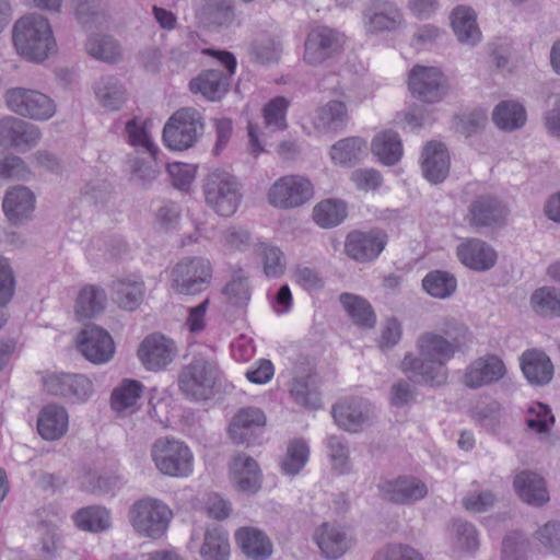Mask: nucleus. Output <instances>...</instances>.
I'll return each mask as SVG.
<instances>
[{
    "instance_id": "nucleus-1",
    "label": "nucleus",
    "mask_w": 560,
    "mask_h": 560,
    "mask_svg": "<svg viewBox=\"0 0 560 560\" xmlns=\"http://www.w3.org/2000/svg\"><path fill=\"white\" fill-rule=\"evenodd\" d=\"M468 336L467 327L456 320L447 322L443 334L425 331L417 339L415 355L408 352L400 369L418 384L441 386L447 381L446 364L463 350Z\"/></svg>"
},
{
    "instance_id": "nucleus-2",
    "label": "nucleus",
    "mask_w": 560,
    "mask_h": 560,
    "mask_svg": "<svg viewBox=\"0 0 560 560\" xmlns=\"http://www.w3.org/2000/svg\"><path fill=\"white\" fill-rule=\"evenodd\" d=\"M12 37L18 52L33 61H43L56 50L51 27L47 19L38 14L16 21Z\"/></svg>"
},
{
    "instance_id": "nucleus-3",
    "label": "nucleus",
    "mask_w": 560,
    "mask_h": 560,
    "mask_svg": "<svg viewBox=\"0 0 560 560\" xmlns=\"http://www.w3.org/2000/svg\"><path fill=\"white\" fill-rule=\"evenodd\" d=\"M220 376V369L213 359L196 355L179 372L178 387L191 400L208 399Z\"/></svg>"
},
{
    "instance_id": "nucleus-4",
    "label": "nucleus",
    "mask_w": 560,
    "mask_h": 560,
    "mask_svg": "<svg viewBox=\"0 0 560 560\" xmlns=\"http://www.w3.org/2000/svg\"><path fill=\"white\" fill-rule=\"evenodd\" d=\"M172 516V511L163 501L151 497L137 500L128 513L135 532L142 537L152 539L164 535Z\"/></svg>"
},
{
    "instance_id": "nucleus-5",
    "label": "nucleus",
    "mask_w": 560,
    "mask_h": 560,
    "mask_svg": "<svg viewBox=\"0 0 560 560\" xmlns=\"http://www.w3.org/2000/svg\"><path fill=\"white\" fill-rule=\"evenodd\" d=\"M205 199L218 214H234L242 201L241 185L230 173L214 170L203 180Z\"/></svg>"
},
{
    "instance_id": "nucleus-6",
    "label": "nucleus",
    "mask_w": 560,
    "mask_h": 560,
    "mask_svg": "<svg viewBox=\"0 0 560 560\" xmlns=\"http://www.w3.org/2000/svg\"><path fill=\"white\" fill-rule=\"evenodd\" d=\"M8 108L20 117L45 121L56 114L55 102L45 93L23 86L8 89L4 93Z\"/></svg>"
},
{
    "instance_id": "nucleus-7",
    "label": "nucleus",
    "mask_w": 560,
    "mask_h": 560,
    "mask_svg": "<svg viewBox=\"0 0 560 560\" xmlns=\"http://www.w3.org/2000/svg\"><path fill=\"white\" fill-rule=\"evenodd\" d=\"M172 289L178 294L196 295L210 285L212 266L202 257H185L171 272Z\"/></svg>"
},
{
    "instance_id": "nucleus-8",
    "label": "nucleus",
    "mask_w": 560,
    "mask_h": 560,
    "mask_svg": "<svg viewBox=\"0 0 560 560\" xmlns=\"http://www.w3.org/2000/svg\"><path fill=\"white\" fill-rule=\"evenodd\" d=\"M202 130L201 114L194 108H182L165 124L163 140L170 149L183 151L195 144Z\"/></svg>"
},
{
    "instance_id": "nucleus-9",
    "label": "nucleus",
    "mask_w": 560,
    "mask_h": 560,
    "mask_svg": "<svg viewBox=\"0 0 560 560\" xmlns=\"http://www.w3.org/2000/svg\"><path fill=\"white\" fill-rule=\"evenodd\" d=\"M151 457L156 468L166 476L186 477L192 470V455L180 441L161 438L151 448Z\"/></svg>"
},
{
    "instance_id": "nucleus-10",
    "label": "nucleus",
    "mask_w": 560,
    "mask_h": 560,
    "mask_svg": "<svg viewBox=\"0 0 560 560\" xmlns=\"http://www.w3.org/2000/svg\"><path fill=\"white\" fill-rule=\"evenodd\" d=\"M346 36L336 28L317 25L310 30L304 43L303 59L307 65L319 66L343 50Z\"/></svg>"
},
{
    "instance_id": "nucleus-11",
    "label": "nucleus",
    "mask_w": 560,
    "mask_h": 560,
    "mask_svg": "<svg viewBox=\"0 0 560 560\" xmlns=\"http://www.w3.org/2000/svg\"><path fill=\"white\" fill-rule=\"evenodd\" d=\"M219 59L225 66L228 73L219 69L206 70L189 83L192 93H200L212 102L221 100L226 94L230 79L236 68V59L231 52L221 51Z\"/></svg>"
},
{
    "instance_id": "nucleus-12",
    "label": "nucleus",
    "mask_w": 560,
    "mask_h": 560,
    "mask_svg": "<svg viewBox=\"0 0 560 560\" xmlns=\"http://www.w3.org/2000/svg\"><path fill=\"white\" fill-rule=\"evenodd\" d=\"M312 197L313 186L311 182L299 175H288L279 178L268 191L269 203L281 209L301 207Z\"/></svg>"
},
{
    "instance_id": "nucleus-13",
    "label": "nucleus",
    "mask_w": 560,
    "mask_h": 560,
    "mask_svg": "<svg viewBox=\"0 0 560 560\" xmlns=\"http://www.w3.org/2000/svg\"><path fill=\"white\" fill-rule=\"evenodd\" d=\"M411 94L425 103L440 102L448 91L446 79L435 67L415 66L409 73Z\"/></svg>"
},
{
    "instance_id": "nucleus-14",
    "label": "nucleus",
    "mask_w": 560,
    "mask_h": 560,
    "mask_svg": "<svg viewBox=\"0 0 560 560\" xmlns=\"http://www.w3.org/2000/svg\"><path fill=\"white\" fill-rule=\"evenodd\" d=\"M78 350L93 364L107 363L115 353L112 336L102 327L88 325L77 338Z\"/></svg>"
},
{
    "instance_id": "nucleus-15",
    "label": "nucleus",
    "mask_w": 560,
    "mask_h": 560,
    "mask_svg": "<svg viewBox=\"0 0 560 560\" xmlns=\"http://www.w3.org/2000/svg\"><path fill=\"white\" fill-rule=\"evenodd\" d=\"M508 208L497 196L481 194L476 196L468 206L465 217L472 228H494L504 223Z\"/></svg>"
},
{
    "instance_id": "nucleus-16",
    "label": "nucleus",
    "mask_w": 560,
    "mask_h": 560,
    "mask_svg": "<svg viewBox=\"0 0 560 560\" xmlns=\"http://www.w3.org/2000/svg\"><path fill=\"white\" fill-rule=\"evenodd\" d=\"M40 138V129L22 118L5 116L0 119L1 147L27 151L35 147Z\"/></svg>"
},
{
    "instance_id": "nucleus-17",
    "label": "nucleus",
    "mask_w": 560,
    "mask_h": 560,
    "mask_svg": "<svg viewBox=\"0 0 560 560\" xmlns=\"http://www.w3.org/2000/svg\"><path fill=\"white\" fill-rule=\"evenodd\" d=\"M43 383L49 394L77 401L86 400L93 392L92 382L78 373H51L43 378Z\"/></svg>"
},
{
    "instance_id": "nucleus-18",
    "label": "nucleus",
    "mask_w": 560,
    "mask_h": 560,
    "mask_svg": "<svg viewBox=\"0 0 560 560\" xmlns=\"http://www.w3.org/2000/svg\"><path fill=\"white\" fill-rule=\"evenodd\" d=\"M383 499L395 504H410L428 494L427 485L415 477L383 480L377 486Z\"/></svg>"
},
{
    "instance_id": "nucleus-19",
    "label": "nucleus",
    "mask_w": 560,
    "mask_h": 560,
    "mask_svg": "<svg viewBox=\"0 0 560 560\" xmlns=\"http://www.w3.org/2000/svg\"><path fill=\"white\" fill-rule=\"evenodd\" d=\"M506 368L503 361L494 354H488L474 360L463 376L465 386L477 389L495 383L504 377Z\"/></svg>"
},
{
    "instance_id": "nucleus-20",
    "label": "nucleus",
    "mask_w": 560,
    "mask_h": 560,
    "mask_svg": "<svg viewBox=\"0 0 560 560\" xmlns=\"http://www.w3.org/2000/svg\"><path fill=\"white\" fill-rule=\"evenodd\" d=\"M386 238V234L381 231H353L347 236L345 250L350 258L357 261H371L382 253Z\"/></svg>"
},
{
    "instance_id": "nucleus-21",
    "label": "nucleus",
    "mask_w": 560,
    "mask_h": 560,
    "mask_svg": "<svg viewBox=\"0 0 560 560\" xmlns=\"http://www.w3.org/2000/svg\"><path fill=\"white\" fill-rule=\"evenodd\" d=\"M459 261L475 271H487L497 261L495 250L479 238H469L456 248Z\"/></svg>"
},
{
    "instance_id": "nucleus-22",
    "label": "nucleus",
    "mask_w": 560,
    "mask_h": 560,
    "mask_svg": "<svg viewBox=\"0 0 560 560\" xmlns=\"http://www.w3.org/2000/svg\"><path fill=\"white\" fill-rule=\"evenodd\" d=\"M422 174L431 184L444 182L450 172V155L441 142H428L421 155Z\"/></svg>"
},
{
    "instance_id": "nucleus-23",
    "label": "nucleus",
    "mask_w": 560,
    "mask_h": 560,
    "mask_svg": "<svg viewBox=\"0 0 560 560\" xmlns=\"http://www.w3.org/2000/svg\"><path fill=\"white\" fill-rule=\"evenodd\" d=\"M266 424V416L255 407L242 408L229 425L230 438L237 444H249L257 430Z\"/></svg>"
},
{
    "instance_id": "nucleus-24",
    "label": "nucleus",
    "mask_w": 560,
    "mask_h": 560,
    "mask_svg": "<svg viewBox=\"0 0 560 560\" xmlns=\"http://www.w3.org/2000/svg\"><path fill=\"white\" fill-rule=\"evenodd\" d=\"M139 358L149 370L165 368L174 357V343L161 335L147 337L138 350Z\"/></svg>"
},
{
    "instance_id": "nucleus-25",
    "label": "nucleus",
    "mask_w": 560,
    "mask_h": 560,
    "mask_svg": "<svg viewBox=\"0 0 560 560\" xmlns=\"http://www.w3.org/2000/svg\"><path fill=\"white\" fill-rule=\"evenodd\" d=\"M230 471L233 483L238 491L252 494L259 490L261 472L257 462L253 457L246 454L235 455Z\"/></svg>"
},
{
    "instance_id": "nucleus-26",
    "label": "nucleus",
    "mask_w": 560,
    "mask_h": 560,
    "mask_svg": "<svg viewBox=\"0 0 560 560\" xmlns=\"http://www.w3.org/2000/svg\"><path fill=\"white\" fill-rule=\"evenodd\" d=\"M521 368L526 380L537 386H544L553 377V364L541 350L529 349L521 355Z\"/></svg>"
},
{
    "instance_id": "nucleus-27",
    "label": "nucleus",
    "mask_w": 560,
    "mask_h": 560,
    "mask_svg": "<svg viewBox=\"0 0 560 560\" xmlns=\"http://www.w3.org/2000/svg\"><path fill=\"white\" fill-rule=\"evenodd\" d=\"M73 13L77 22L86 30L107 27L112 14L105 0H73Z\"/></svg>"
},
{
    "instance_id": "nucleus-28",
    "label": "nucleus",
    "mask_w": 560,
    "mask_h": 560,
    "mask_svg": "<svg viewBox=\"0 0 560 560\" xmlns=\"http://www.w3.org/2000/svg\"><path fill=\"white\" fill-rule=\"evenodd\" d=\"M316 542L328 559H338L352 546V537L339 525L324 523L316 534Z\"/></svg>"
},
{
    "instance_id": "nucleus-29",
    "label": "nucleus",
    "mask_w": 560,
    "mask_h": 560,
    "mask_svg": "<svg viewBox=\"0 0 560 560\" xmlns=\"http://www.w3.org/2000/svg\"><path fill=\"white\" fill-rule=\"evenodd\" d=\"M513 487L520 498L535 506H541L549 501L545 479L530 470H522L515 475Z\"/></svg>"
},
{
    "instance_id": "nucleus-30",
    "label": "nucleus",
    "mask_w": 560,
    "mask_h": 560,
    "mask_svg": "<svg viewBox=\"0 0 560 560\" xmlns=\"http://www.w3.org/2000/svg\"><path fill=\"white\" fill-rule=\"evenodd\" d=\"M332 417L339 428L358 432L370 419L369 405L360 399L339 402L332 408Z\"/></svg>"
},
{
    "instance_id": "nucleus-31",
    "label": "nucleus",
    "mask_w": 560,
    "mask_h": 560,
    "mask_svg": "<svg viewBox=\"0 0 560 560\" xmlns=\"http://www.w3.org/2000/svg\"><path fill=\"white\" fill-rule=\"evenodd\" d=\"M451 25L460 44L472 47L481 40V31L471 8L465 5L455 8L451 14Z\"/></svg>"
},
{
    "instance_id": "nucleus-32",
    "label": "nucleus",
    "mask_w": 560,
    "mask_h": 560,
    "mask_svg": "<svg viewBox=\"0 0 560 560\" xmlns=\"http://www.w3.org/2000/svg\"><path fill=\"white\" fill-rule=\"evenodd\" d=\"M68 430V412L56 404L45 406L37 419V431L47 441L62 438Z\"/></svg>"
},
{
    "instance_id": "nucleus-33",
    "label": "nucleus",
    "mask_w": 560,
    "mask_h": 560,
    "mask_svg": "<svg viewBox=\"0 0 560 560\" xmlns=\"http://www.w3.org/2000/svg\"><path fill=\"white\" fill-rule=\"evenodd\" d=\"M2 208L13 223L28 219L35 208V195L25 186L13 187L7 191Z\"/></svg>"
},
{
    "instance_id": "nucleus-34",
    "label": "nucleus",
    "mask_w": 560,
    "mask_h": 560,
    "mask_svg": "<svg viewBox=\"0 0 560 560\" xmlns=\"http://www.w3.org/2000/svg\"><path fill=\"white\" fill-rule=\"evenodd\" d=\"M85 50L92 58L109 65H115L122 58L120 43L108 34H91L86 39Z\"/></svg>"
},
{
    "instance_id": "nucleus-35",
    "label": "nucleus",
    "mask_w": 560,
    "mask_h": 560,
    "mask_svg": "<svg viewBox=\"0 0 560 560\" xmlns=\"http://www.w3.org/2000/svg\"><path fill=\"white\" fill-rule=\"evenodd\" d=\"M365 15L375 31H392L400 25L402 15L395 4L386 0H372Z\"/></svg>"
},
{
    "instance_id": "nucleus-36",
    "label": "nucleus",
    "mask_w": 560,
    "mask_h": 560,
    "mask_svg": "<svg viewBox=\"0 0 560 560\" xmlns=\"http://www.w3.org/2000/svg\"><path fill=\"white\" fill-rule=\"evenodd\" d=\"M107 295L101 287L88 284L77 296L74 313L79 319L92 318L101 314L106 305Z\"/></svg>"
},
{
    "instance_id": "nucleus-37",
    "label": "nucleus",
    "mask_w": 560,
    "mask_h": 560,
    "mask_svg": "<svg viewBox=\"0 0 560 560\" xmlns=\"http://www.w3.org/2000/svg\"><path fill=\"white\" fill-rule=\"evenodd\" d=\"M237 545L242 551L256 560H265L272 552V546L268 537L260 530L244 527L235 533Z\"/></svg>"
},
{
    "instance_id": "nucleus-38",
    "label": "nucleus",
    "mask_w": 560,
    "mask_h": 560,
    "mask_svg": "<svg viewBox=\"0 0 560 560\" xmlns=\"http://www.w3.org/2000/svg\"><path fill=\"white\" fill-rule=\"evenodd\" d=\"M113 301L122 310L135 311L144 298V283L140 280L117 279L112 283Z\"/></svg>"
},
{
    "instance_id": "nucleus-39",
    "label": "nucleus",
    "mask_w": 560,
    "mask_h": 560,
    "mask_svg": "<svg viewBox=\"0 0 560 560\" xmlns=\"http://www.w3.org/2000/svg\"><path fill=\"white\" fill-rule=\"evenodd\" d=\"M371 150L383 164L395 165L402 155L400 137L396 131L384 130L374 137Z\"/></svg>"
},
{
    "instance_id": "nucleus-40",
    "label": "nucleus",
    "mask_w": 560,
    "mask_h": 560,
    "mask_svg": "<svg viewBox=\"0 0 560 560\" xmlns=\"http://www.w3.org/2000/svg\"><path fill=\"white\" fill-rule=\"evenodd\" d=\"M290 394L296 404L305 408L315 410L320 407L322 400L315 373L295 376L291 384Z\"/></svg>"
},
{
    "instance_id": "nucleus-41",
    "label": "nucleus",
    "mask_w": 560,
    "mask_h": 560,
    "mask_svg": "<svg viewBox=\"0 0 560 560\" xmlns=\"http://www.w3.org/2000/svg\"><path fill=\"white\" fill-rule=\"evenodd\" d=\"M94 93L98 103L109 110H118L127 98L124 84L113 75L101 78L94 85Z\"/></svg>"
},
{
    "instance_id": "nucleus-42",
    "label": "nucleus",
    "mask_w": 560,
    "mask_h": 560,
    "mask_svg": "<svg viewBox=\"0 0 560 560\" xmlns=\"http://www.w3.org/2000/svg\"><path fill=\"white\" fill-rule=\"evenodd\" d=\"M199 553L202 560H229L230 542L228 533L220 526L208 527Z\"/></svg>"
},
{
    "instance_id": "nucleus-43",
    "label": "nucleus",
    "mask_w": 560,
    "mask_h": 560,
    "mask_svg": "<svg viewBox=\"0 0 560 560\" xmlns=\"http://www.w3.org/2000/svg\"><path fill=\"white\" fill-rule=\"evenodd\" d=\"M339 300L357 325L365 328L374 327L376 317L371 304L365 299L351 293H342Z\"/></svg>"
},
{
    "instance_id": "nucleus-44",
    "label": "nucleus",
    "mask_w": 560,
    "mask_h": 560,
    "mask_svg": "<svg viewBox=\"0 0 560 560\" xmlns=\"http://www.w3.org/2000/svg\"><path fill=\"white\" fill-rule=\"evenodd\" d=\"M492 119L500 129L514 130L525 124L526 113L518 103L502 101L493 109Z\"/></svg>"
},
{
    "instance_id": "nucleus-45",
    "label": "nucleus",
    "mask_w": 560,
    "mask_h": 560,
    "mask_svg": "<svg viewBox=\"0 0 560 560\" xmlns=\"http://www.w3.org/2000/svg\"><path fill=\"white\" fill-rule=\"evenodd\" d=\"M347 119L346 104L340 101H330L318 108L314 118V126L320 130H337L345 126Z\"/></svg>"
},
{
    "instance_id": "nucleus-46",
    "label": "nucleus",
    "mask_w": 560,
    "mask_h": 560,
    "mask_svg": "<svg viewBox=\"0 0 560 560\" xmlns=\"http://www.w3.org/2000/svg\"><path fill=\"white\" fill-rule=\"evenodd\" d=\"M142 389L143 385L139 381L124 380L112 393V408L117 412L132 409L141 397Z\"/></svg>"
},
{
    "instance_id": "nucleus-47",
    "label": "nucleus",
    "mask_w": 560,
    "mask_h": 560,
    "mask_svg": "<svg viewBox=\"0 0 560 560\" xmlns=\"http://www.w3.org/2000/svg\"><path fill=\"white\" fill-rule=\"evenodd\" d=\"M422 287L431 296L446 299L456 291L457 281L447 271L433 270L423 278Z\"/></svg>"
},
{
    "instance_id": "nucleus-48",
    "label": "nucleus",
    "mask_w": 560,
    "mask_h": 560,
    "mask_svg": "<svg viewBox=\"0 0 560 560\" xmlns=\"http://www.w3.org/2000/svg\"><path fill=\"white\" fill-rule=\"evenodd\" d=\"M74 522L80 529L97 533L109 528L110 516L104 508L89 506L75 513Z\"/></svg>"
},
{
    "instance_id": "nucleus-49",
    "label": "nucleus",
    "mask_w": 560,
    "mask_h": 560,
    "mask_svg": "<svg viewBox=\"0 0 560 560\" xmlns=\"http://www.w3.org/2000/svg\"><path fill=\"white\" fill-rule=\"evenodd\" d=\"M229 304L235 307H245L250 300V285L248 277L243 270H235L231 280L222 289Z\"/></svg>"
},
{
    "instance_id": "nucleus-50",
    "label": "nucleus",
    "mask_w": 560,
    "mask_h": 560,
    "mask_svg": "<svg viewBox=\"0 0 560 560\" xmlns=\"http://www.w3.org/2000/svg\"><path fill=\"white\" fill-rule=\"evenodd\" d=\"M366 142L360 137L342 139L331 147V159L339 164L357 163L365 152Z\"/></svg>"
},
{
    "instance_id": "nucleus-51",
    "label": "nucleus",
    "mask_w": 560,
    "mask_h": 560,
    "mask_svg": "<svg viewBox=\"0 0 560 560\" xmlns=\"http://www.w3.org/2000/svg\"><path fill=\"white\" fill-rule=\"evenodd\" d=\"M347 217V208L342 201L327 199L314 207L313 218L322 228H332Z\"/></svg>"
},
{
    "instance_id": "nucleus-52",
    "label": "nucleus",
    "mask_w": 560,
    "mask_h": 560,
    "mask_svg": "<svg viewBox=\"0 0 560 560\" xmlns=\"http://www.w3.org/2000/svg\"><path fill=\"white\" fill-rule=\"evenodd\" d=\"M530 303L536 313L542 316H560V290L542 287L534 291Z\"/></svg>"
},
{
    "instance_id": "nucleus-53",
    "label": "nucleus",
    "mask_w": 560,
    "mask_h": 560,
    "mask_svg": "<svg viewBox=\"0 0 560 560\" xmlns=\"http://www.w3.org/2000/svg\"><path fill=\"white\" fill-rule=\"evenodd\" d=\"M308 459V446L303 440H293L289 443L287 454L281 460V469L285 475H298Z\"/></svg>"
},
{
    "instance_id": "nucleus-54",
    "label": "nucleus",
    "mask_w": 560,
    "mask_h": 560,
    "mask_svg": "<svg viewBox=\"0 0 560 560\" xmlns=\"http://www.w3.org/2000/svg\"><path fill=\"white\" fill-rule=\"evenodd\" d=\"M327 448L332 463V469L339 474L350 471L351 463L347 441L341 436L331 435L327 440Z\"/></svg>"
},
{
    "instance_id": "nucleus-55",
    "label": "nucleus",
    "mask_w": 560,
    "mask_h": 560,
    "mask_svg": "<svg viewBox=\"0 0 560 560\" xmlns=\"http://www.w3.org/2000/svg\"><path fill=\"white\" fill-rule=\"evenodd\" d=\"M502 406L495 400L480 402L471 411L472 419L490 431H495L502 418Z\"/></svg>"
},
{
    "instance_id": "nucleus-56",
    "label": "nucleus",
    "mask_w": 560,
    "mask_h": 560,
    "mask_svg": "<svg viewBox=\"0 0 560 560\" xmlns=\"http://www.w3.org/2000/svg\"><path fill=\"white\" fill-rule=\"evenodd\" d=\"M455 545L464 551H476L479 548V538L476 527L463 520L452 523Z\"/></svg>"
},
{
    "instance_id": "nucleus-57",
    "label": "nucleus",
    "mask_w": 560,
    "mask_h": 560,
    "mask_svg": "<svg viewBox=\"0 0 560 560\" xmlns=\"http://www.w3.org/2000/svg\"><path fill=\"white\" fill-rule=\"evenodd\" d=\"M288 101L284 97H276L264 107V119L268 128L283 130L287 128L285 110Z\"/></svg>"
},
{
    "instance_id": "nucleus-58",
    "label": "nucleus",
    "mask_w": 560,
    "mask_h": 560,
    "mask_svg": "<svg viewBox=\"0 0 560 560\" xmlns=\"http://www.w3.org/2000/svg\"><path fill=\"white\" fill-rule=\"evenodd\" d=\"M126 132L131 145L143 148L153 159L156 158L158 149L149 137L143 122H140L137 118L128 120L126 124Z\"/></svg>"
},
{
    "instance_id": "nucleus-59",
    "label": "nucleus",
    "mask_w": 560,
    "mask_h": 560,
    "mask_svg": "<svg viewBox=\"0 0 560 560\" xmlns=\"http://www.w3.org/2000/svg\"><path fill=\"white\" fill-rule=\"evenodd\" d=\"M250 51L257 62L268 63L278 61L282 47L276 39L264 37L252 44Z\"/></svg>"
},
{
    "instance_id": "nucleus-60",
    "label": "nucleus",
    "mask_w": 560,
    "mask_h": 560,
    "mask_svg": "<svg viewBox=\"0 0 560 560\" xmlns=\"http://www.w3.org/2000/svg\"><path fill=\"white\" fill-rule=\"evenodd\" d=\"M528 540L521 533L508 534L502 542V560H526Z\"/></svg>"
},
{
    "instance_id": "nucleus-61",
    "label": "nucleus",
    "mask_w": 560,
    "mask_h": 560,
    "mask_svg": "<svg viewBox=\"0 0 560 560\" xmlns=\"http://www.w3.org/2000/svg\"><path fill=\"white\" fill-rule=\"evenodd\" d=\"M42 550L48 557H54L62 546V535L59 528L51 523L42 522L38 524Z\"/></svg>"
},
{
    "instance_id": "nucleus-62",
    "label": "nucleus",
    "mask_w": 560,
    "mask_h": 560,
    "mask_svg": "<svg viewBox=\"0 0 560 560\" xmlns=\"http://www.w3.org/2000/svg\"><path fill=\"white\" fill-rule=\"evenodd\" d=\"M535 538L540 545L550 552H560V523L549 521L539 527L535 533Z\"/></svg>"
},
{
    "instance_id": "nucleus-63",
    "label": "nucleus",
    "mask_w": 560,
    "mask_h": 560,
    "mask_svg": "<svg viewBox=\"0 0 560 560\" xmlns=\"http://www.w3.org/2000/svg\"><path fill=\"white\" fill-rule=\"evenodd\" d=\"M262 261H264V271L267 277H280L284 271V264L282 261L283 254L282 252L273 246H268L262 244L260 246Z\"/></svg>"
},
{
    "instance_id": "nucleus-64",
    "label": "nucleus",
    "mask_w": 560,
    "mask_h": 560,
    "mask_svg": "<svg viewBox=\"0 0 560 560\" xmlns=\"http://www.w3.org/2000/svg\"><path fill=\"white\" fill-rule=\"evenodd\" d=\"M417 388L408 381L399 380L390 388V404L401 408L416 400Z\"/></svg>"
}]
</instances>
